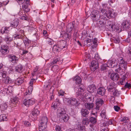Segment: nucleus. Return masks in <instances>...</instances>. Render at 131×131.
<instances>
[{"mask_svg": "<svg viewBox=\"0 0 131 131\" xmlns=\"http://www.w3.org/2000/svg\"><path fill=\"white\" fill-rule=\"evenodd\" d=\"M40 125L39 127L40 131L44 130L47 127L48 119L47 117H43L41 118L40 120Z\"/></svg>", "mask_w": 131, "mask_h": 131, "instance_id": "1", "label": "nucleus"}, {"mask_svg": "<svg viewBox=\"0 0 131 131\" xmlns=\"http://www.w3.org/2000/svg\"><path fill=\"white\" fill-rule=\"evenodd\" d=\"M60 120L64 122H67L69 119V117L68 115L66 114V112L64 109H61L59 113Z\"/></svg>", "mask_w": 131, "mask_h": 131, "instance_id": "2", "label": "nucleus"}, {"mask_svg": "<svg viewBox=\"0 0 131 131\" xmlns=\"http://www.w3.org/2000/svg\"><path fill=\"white\" fill-rule=\"evenodd\" d=\"M6 72L3 70L0 71V77H2L3 82L8 84L11 82L10 79L9 77H6Z\"/></svg>", "mask_w": 131, "mask_h": 131, "instance_id": "3", "label": "nucleus"}, {"mask_svg": "<svg viewBox=\"0 0 131 131\" xmlns=\"http://www.w3.org/2000/svg\"><path fill=\"white\" fill-rule=\"evenodd\" d=\"M77 29L75 22H73L68 24L67 26L66 30L67 32H71L73 29L75 30Z\"/></svg>", "mask_w": 131, "mask_h": 131, "instance_id": "4", "label": "nucleus"}, {"mask_svg": "<svg viewBox=\"0 0 131 131\" xmlns=\"http://www.w3.org/2000/svg\"><path fill=\"white\" fill-rule=\"evenodd\" d=\"M78 91L76 92V97H77L79 100L80 99H82L84 97V89L82 88L80 86L78 88Z\"/></svg>", "mask_w": 131, "mask_h": 131, "instance_id": "5", "label": "nucleus"}, {"mask_svg": "<svg viewBox=\"0 0 131 131\" xmlns=\"http://www.w3.org/2000/svg\"><path fill=\"white\" fill-rule=\"evenodd\" d=\"M99 13V11L97 10H94L91 13L90 16L94 18L93 20L97 21L100 19V17L101 18L102 15L100 16Z\"/></svg>", "mask_w": 131, "mask_h": 131, "instance_id": "6", "label": "nucleus"}, {"mask_svg": "<svg viewBox=\"0 0 131 131\" xmlns=\"http://www.w3.org/2000/svg\"><path fill=\"white\" fill-rule=\"evenodd\" d=\"M103 103V100L100 98L97 99L96 101V106L95 109L97 110H100Z\"/></svg>", "mask_w": 131, "mask_h": 131, "instance_id": "7", "label": "nucleus"}, {"mask_svg": "<svg viewBox=\"0 0 131 131\" xmlns=\"http://www.w3.org/2000/svg\"><path fill=\"white\" fill-rule=\"evenodd\" d=\"M99 67V63L97 61L93 60L91 63L90 69L93 71L96 70Z\"/></svg>", "mask_w": 131, "mask_h": 131, "instance_id": "8", "label": "nucleus"}, {"mask_svg": "<svg viewBox=\"0 0 131 131\" xmlns=\"http://www.w3.org/2000/svg\"><path fill=\"white\" fill-rule=\"evenodd\" d=\"M112 12L110 11L108 13H104L101 16V18L104 20H107L110 19L111 17H113L112 15Z\"/></svg>", "mask_w": 131, "mask_h": 131, "instance_id": "9", "label": "nucleus"}, {"mask_svg": "<svg viewBox=\"0 0 131 131\" xmlns=\"http://www.w3.org/2000/svg\"><path fill=\"white\" fill-rule=\"evenodd\" d=\"M68 103L69 105L72 106L78 104V102L77 99L74 98H70L68 100Z\"/></svg>", "mask_w": 131, "mask_h": 131, "instance_id": "10", "label": "nucleus"}, {"mask_svg": "<svg viewBox=\"0 0 131 131\" xmlns=\"http://www.w3.org/2000/svg\"><path fill=\"white\" fill-rule=\"evenodd\" d=\"M2 49L0 50V52L3 54H5L8 53L9 52V48L8 46L4 45L2 46Z\"/></svg>", "mask_w": 131, "mask_h": 131, "instance_id": "11", "label": "nucleus"}, {"mask_svg": "<svg viewBox=\"0 0 131 131\" xmlns=\"http://www.w3.org/2000/svg\"><path fill=\"white\" fill-rule=\"evenodd\" d=\"M130 24L127 21H124L122 24L121 30H125L127 31L129 29Z\"/></svg>", "mask_w": 131, "mask_h": 131, "instance_id": "12", "label": "nucleus"}, {"mask_svg": "<svg viewBox=\"0 0 131 131\" xmlns=\"http://www.w3.org/2000/svg\"><path fill=\"white\" fill-rule=\"evenodd\" d=\"M118 62L120 64L119 66H121L122 67L125 68L127 65V62L125 61L123 58L119 57L118 59Z\"/></svg>", "mask_w": 131, "mask_h": 131, "instance_id": "13", "label": "nucleus"}, {"mask_svg": "<svg viewBox=\"0 0 131 131\" xmlns=\"http://www.w3.org/2000/svg\"><path fill=\"white\" fill-rule=\"evenodd\" d=\"M23 102L24 104L27 107L32 105L34 103V101L31 99H25Z\"/></svg>", "mask_w": 131, "mask_h": 131, "instance_id": "14", "label": "nucleus"}, {"mask_svg": "<svg viewBox=\"0 0 131 131\" xmlns=\"http://www.w3.org/2000/svg\"><path fill=\"white\" fill-rule=\"evenodd\" d=\"M8 57L10 59V61L12 63L14 64H16L17 63L18 59L16 56L14 55H10Z\"/></svg>", "mask_w": 131, "mask_h": 131, "instance_id": "15", "label": "nucleus"}, {"mask_svg": "<svg viewBox=\"0 0 131 131\" xmlns=\"http://www.w3.org/2000/svg\"><path fill=\"white\" fill-rule=\"evenodd\" d=\"M67 44L66 41L64 40H61L59 41L58 43V45L61 50L66 47L67 46Z\"/></svg>", "mask_w": 131, "mask_h": 131, "instance_id": "16", "label": "nucleus"}, {"mask_svg": "<svg viewBox=\"0 0 131 131\" xmlns=\"http://www.w3.org/2000/svg\"><path fill=\"white\" fill-rule=\"evenodd\" d=\"M116 65L117 62L116 61H114L112 60L108 61L107 64V66L111 68L114 67Z\"/></svg>", "mask_w": 131, "mask_h": 131, "instance_id": "17", "label": "nucleus"}, {"mask_svg": "<svg viewBox=\"0 0 131 131\" xmlns=\"http://www.w3.org/2000/svg\"><path fill=\"white\" fill-rule=\"evenodd\" d=\"M126 75L125 74L123 75L122 77L120 79L119 81L118 82V85H124L125 83V80L127 78L126 76Z\"/></svg>", "mask_w": 131, "mask_h": 131, "instance_id": "18", "label": "nucleus"}, {"mask_svg": "<svg viewBox=\"0 0 131 131\" xmlns=\"http://www.w3.org/2000/svg\"><path fill=\"white\" fill-rule=\"evenodd\" d=\"M81 115L84 117H87L89 113V111L86 109L82 108L81 112Z\"/></svg>", "mask_w": 131, "mask_h": 131, "instance_id": "19", "label": "nucleus"}, {"mask_svg": "<svg viewBox=\"0 0 131 131\" xmlns=\"http://www.w3.org/2000/svg\"><path fill=\"white\" fill-rule=\"evenodd\" d=\"M19 20L18 19H15L10 24V27L16 28L18 25Z\"/></svg>", "mask_w": 131, "mask_h": 131, "instance_id": "20", "label": "nucleus"}, {"mask_svg": "<svg viewBox=\"0 0 131 131\" xmlns=\"http://www.w3.org/2000/svg\"><path fill=\"white\" fill-rule=\"evenodd\" d=\"M88 90L90 92H94L96 90V87L94 84L90 85L88 88Z\"/></svg>", "mask_w": 131, "mask_h": 131, "instance_id": "21", "label": "nucleus"}, {"mask_svg": "<svg viewBox=\"0 0 131 131\" xmlns=\"http://www.w3.org/2000/svg\"><path fill=\"white\" fill-rule=\"evenodd\" d=\"M119 78V75L118 74L116 73H112L111 76V79L114 81L118 80Z\"/></svg>", "mask_w": 131, "mask_h": 131, "instance_id": "22", "label": "nucleus"}, {"mask_svg": "<svg viewBox=\"0 0 131 131\" xmlns=\"http://www.w3.org/2000/svg\"><path fill=\"white\" fill-rule=\"evenodd\" d=\"M85 108L89 110H92L94 107L93 103H86L84 104Z\"/></svg>", "mask_w": 131, "mask_h": 131, "instance_id": "23", "label": "nucleus"}, {"mask_svg": "<svg viewBox=\"0 0 131 131\" xmlns=\"http://www.w3.org/2000/svg\"><path fill=\"white\" fill-rule=\"evenodd\" d=\"M105 90L103 87H100L97 90V92L98 94L102 96L103 95L105 94Z\"/></svg>", "mask_w": 131, "mask_h": 131, "instance_id": "24", "label": "nucleus"}, {"mask_svg": "<svg viewBox=\"0 0 131 131\" xmlns=\"http://www.w3.org/2000/svg\"><path fill=\"white\" fill-rule=\"evenodd\" d=\"M17 2L22 4V7L28 6L30 4V1H18Z\"/></svg>", "mask_w": 131, "mask_h": 131, "instance_id": "25", "label": "nucleus"}, {"mask_svg": "<svg viewBox=\"0 0 131 131\" xmlns=\"http://www.w3.org/2000/svg\"><path fill=\"white\" fill-rule=\"evenodd\" d=\"M100 9L101 12H102V11L103 10L105 11V13H108L110 11L111 9L109 7H108L107 4H105L103 5V8H100Z\"/></svg>", "mask_w": 131, "mask_h": 131, "instance_id": "26", "label": "nucleus"}, {"mask_svg": "<svg viewBox=\"0 0 131 131\" xmlns=\"http://www.w3.org/2000/svg\"><path fill=\"white\" fill-rule=\"evenodd\" d=\"M71 32L65 33L63 36L64 39L66 40H69L71 37Z\"/></svg>", "mask_w": 131, "mask_h": 131, "instance_id": "27", "label": "nucleus"}, {"mask_svg": "<svg viewBox=\"0 0 131 131\" xmlns=\"http://www.w3.org/2000/svg\"><path fill=\"white\" fill-rule=\"evenodd\" d=\"M15 70L16 72L21 73L23 71V68L21 64H19L16 67Z\"/></svg>", "mask_w": 131, "mask_h": 131, "instance_id": "28", "label": "nucleus"}, {"mask_svg": "<svg viewBox=\"0 0 131 131\" xmlns=\"http://www.w3.org/2000/svg\"><path fill=\"white\" fill-rule=\"evenodd\" d=\"M24 82L23 78H17L15 81V83L16 85H19L22 84Z\"/></svg>", "mask_w": 131, "mask_h": 131, "instance_id": "29", "label": "nucleus"}, {"mask_svg": "<svg viewBox=\"0 0 131 131\" xmlns=\"http://www.w3.org/2000/svg\"><path fill=\"white\" fill-rule=\"evenodd\" d=\"M73 80L74 81H75L76 83L77 84H80L82 81L81 78L78 75L75 77L73 79Z\"/></svg>", "mask_w": 131, "mask_h": 131, "instance_id": "30", "label": "nucleus"}, {"mask_svg": "<svg viewBox=\"0 0 131 131\" xmlns=\"http://www.w3.org/2000/svg\"><path fill=\"white\" fill-rule=\"evenodd\" d=\"M61 50L58 45H54L52 48L53 51L54 52H59Z\"/></svg>", "mask_w": 131, "mask_h": 131, "instance_id": "31", "label": "nucleus"}, {"mask_svg": "<svg viewBox=\"0 0 131 131\" xmlns=\"http://www.w3.org/2000/svg\"><path fill=\"white\" fill-rule=\"evenodd\" d=\"M39 114V111L37 108H35L34 110L32 112L31 114L34 117H36Z\"/></svg>", "mask_w": 131, "mask_h": 131, "instance_id": "32", "label": "nucleus"}, {"mask_svg": "<svg viewBox=\"0 0 131 131\" xmlns=\"http://www.w3.org/2000/svg\"><path fill=\"white\" fill-rule=\"evenodd\" d=\"M23 40L25 46H28L30 43V41L27 38H25L24 37V38L23 39Z\"/></svg>", "mask_w": 131, "mask_h": 131, "instance_id": "33", "label": "nucleus"}, {"mask_svg": "<svg viewBox=\"0 0 131 131\" xmlns=\"http://www.w3.org/2000/svg\"><path fill=\"white\" fill-rule=\"evenodd\" d=\"M7 116L5 114H3L0 115V121H7Z\"/></svg>", "mask_w": 131, "mask_h": 131, "instance_id": "34", "label": "nucleus"}, {"mask_svg": "<svg viewBox=\"0 0 131 131\" xmlns=\"http://www.w3.org/2000/svg\"><path fill=\"white\" fill-rule=\"evenodd\" d=\"M13 40V38L12 37L8 36L6 37L5 38V41L6 43L8 44H9L10 42L12 41Z\"/></svg>", "mask_w": 131, "mask_h": 131, "instance_id": "35", "label": "nucleus"}, {"mask_svg": "<svg viewBox=\"0 0 131 131\" xmlns=\"http://www.w3.org/2000/svg\"><path fill=\"white\" fill-rule=\"evenodd\" d=\"M114 86V85L112 84L110 85L107 87L108 89V91L110 92H113L115 89V88Z\"/></svg>", "mask_w": 131, "mask_h": 131, "instance_id": "36", "label": "nucleus"}, {"mask_svg": "<svg viewBox=\"0 0 131 131\" xmlns=\"http://www.w3.org/2000/svg\"><path fill=\"white\" fill-rule=\"evenodd\" d=\"M9 28L8 27H2L1 30V32L2 34H3L4 33H8L9 31L8 29Z\"/></svg>", "mask_w": 131, "mask_h": 131, "instance_id": "37", "label": "nucleus"}, {"mask_svg": "<svg viewBox=\"0 0 131 131\" xmlns=\"http://www.w3.org/2000/svg\"><path fill=\"white\" fill-rule=\"evenodd\" d=\"M89 122L92 124L95 125L97 122L96 118L93 117H91L89 118Z\"/></svg>", "mask_w": 131, "mask_h": 131, "instance_id": "38", "label": "nucleus"}, {"mask_svg": "<svg viewBox=\"0 0 131 131\" xmlns=\"http://www.w3.org/2000/svg\"><path fill=\"white\" fill-rule=\"evenodd\" d=\"M13 36L16 39H23L24 38V36L20 34H15Z\"/></svg>", "mask_w": 131, "mask_h": 131, "instance_id": "39", "label": "nucleus"}, {"mask_svg": "<svg viewBox=\"0 0 131 131\" xmlns=\"http://www.w3.org/2000/svg\"><path fill=\"white\" fill-rule=\"evenodd\" d=\"M97 25L99 28L102 27L104 26L105 24L104 21H100L97 23Z\"/></svg>", "mask_w": 131, "mask_h": 131, "instance_id": "40", "label": "nucleus"}, {"mask_svg": "<svg viewBox=\"0 0 131 131\" xmlns=\"http://www.w3.org/2000/svg\"><path fill=\"white\" fill-rule=\"evenodd\" d=\"M7 107V105L6 103L1 105L0 106V109L2 111H4L6 109Z\"/></svg>", "mask_w": 131, "mask_h": 131, "instance_id": "41", "label": "nucleus"}, {"mask_svg": "<svg viewBox=\"0 0 131 131\" xmlns=\"http://www.w3.org/2000/svg\"><path fill=\"white\" fill-rule=\"evenodd\" d=\"M11 102L15 105H16L17 103L18 102V98L15 97L11 100Z\"/></svg>", "mask_w": 131, "mask_h": 131, "instance_id": "42", "label": "nucleus"}, {"mask_svg": "<svg viewBox=\"0 0 131 131\" xmlns=\"http://www.w3.org/2000/svg\"><path fill=\"white\" fill-rule=\"evenodd\" d=\"M109 28L110 30L112 31H114L116 28V26L114 25L112 23L109 25Z\"/></svg>", "mask_w": 131, "mask_h": 131, "instance_id": "43", "label": "nucleus"}, {"mask_svg": "<svg viewBox=\"0 0 131 131\" xmlns=\"http://www.w3.org/2000/svg\"><path fill=\"white\" fill-rule=\"evenodd\" d=\"M86 99L87 103H93V102L94 101V98L93 97H90Z\"/></svg>", "mask_w": 131, "mask_h": 131, "instance_id": "44", "label": "nucleus"}, {"mask_svg": "<svg viewBox=\"0 0 131 131\" xmlns=\"http://www.w3.org/2000/svg\"><path fill=\"white\" fill-rule=\"evenodd\" d=\"M89 121L88 118H83L82 120V123L83 124L87 125L89 124Z\"/></svg>", "mask_w": 131, "mask_h": 131, "instance_id": "45", "label": "nucleus"}, {"mask_svg": "<svg viewBox=\"0 0 131 131\" xmlns=\"http://www.w3.org/2000/svg\"><path fill=\"white\" fill-rule=\"evenodd\" d=\"M120 120L121 121L123 122L124 123H126L128 122L129 120L127 117H124L123 118H120Z\"/></svg>", "mask_w": 131, "mask_h": 131, "instance_id": "46", "label": "nucleus"}, {"mask_svg": "<svg viewBox=\"0 0 131 131\" xmlns=\"http://www.w3.org/2000/svg\"><path fill=\"white\" fill-rule=\"evenodd\" d=\"M21 40H19L18 39H16L15 43L17 46H19L21 45Z\"/></svg>", "mask_w": 131, "mask_h": 131, "instance_id": "47", "label": "nucleus"}, {"mask_svg": "<svg viewBox=\"0 0 131 131\" xmlns=\"http://www.w3.org/2000/svg\"><path fill=\"white\" fill-rule=\"evenodd\" d=\"M47 43L50 45H51L53 43V40L49 38H47L46 39Z\"/></svg>", "mask_w": 131, "mask_h": 131, "instance_id": "48", "label": "nucleus"}, {"mask_svg": "<svg viewBox=\"0 0 131 131\" xmlns=\"http://www.w3.org/2000/svg\"><path fill=\"white\" fill-rule=\"evenodd\" d=\"M44 86L45 89L46 90H49V88H50V89H51V88L50 85L48 84L47 82L46 84L44 85Z\"/></svg>", "mask_w": 131, "mask_h": 131, "instance_id": "49", "label": "nucleus"}, {"mask_svg": "<svg viewBox=\"0 0 131 131\" xmlns=\"http://www.w3.org/2000/svg\"><path fill=\"white\" fill-rule=\"evenodd\" d=\"M60 59L59 58H57L53 60L51 63L50 64L51 65H53L55 63H57L60 60Z\"/></svg>", "mask_w": 131, "mask_h": 131, "instance_id": "50", "label": "nucleus"}, {"mask_svg": "<svg viewBox=\"0 0 131 131\" xmlns=\"http://www.w3.org/2000/svg\"><path fill=\"white\" fill-rule=\"evenodd\" d=\"M113 92V95L114 96H118L119 94V92L117 90L115 89Z\"/></svg>", "mask_w": 131, "mask_h": 131, "instance_id": "51", "label": "nucleus"}, {"mask_svg": "<svg viewBox=\"0 0 131 131\" xmlns=\"http://www.w3.org/2000/svg\"><path fill=\"white\" fill-rule=\"evenodd\" d=\"M22 8L23 10L26 13L29 12L30 10V9L28 8V7L27 6L22 7Z\"/></svg>", "mask_w": 131, "mask_h": 131, "instance_id": "52", "label": "nucleus"}, {"mask_svg": "<svg viewBox=\"0 0 131 131\" xmlns=\"http://www.w3.org/2000/svg\"><path fill=\"white\" fill-rule=\"evenodd\" d=\"M101 116V117L102 118L104 119L105 118L106 115L105 114V111L103 110L101 112V113L100 114Z\"/></svg>", "mask_w": 131, "mask_h": 131, "instance_id": "53", "label": "nucleus"}, {"mask_svg": "<svg viewBox=\"0 0 131 131\" xmlns=\"http://www.w3.org/2000/svg\"><path fill=\"white\" fill-rule=\"evenodd\" d=\"M20 19L23 20H27L28 19V17L25 14L24 16L20 17L19 18Z\"/></svg>", "mask_w": 131, "mask_h": 131, "instance_id": "54", "label": "nucleus"}, {"mask_svg": "<svg viewBox=\"0 0 131 131\" xmlns=\"http://www.w3.org/2000/svg\"><path fill=\"white\" fill-rule=\"evenodd\" d=\"M124 87L125 88L130 89L131 87V84L130 83H128L127 82H126L125 85Z\"/></svg>", "mask_w": 131, "mask_h": 131, "instance_id": "55", "label": "nucleus"}, {"mask_svg": "<svg viewBox=\"0 0 131 131\" xmlns=\"http://www.w3.org/2000/svg\"><path fill=\"white\" fill-rule=\"evenodd\" d=\"M113 40H114V42L116 43H118L120 42V40L118 37L114 38Z\"/></svg>", "mask_w": 131, "mask_h": 131, "instance_id": "56", "label": "nucleus"}, {"mask_svg": "<svg viewBox=\"0 0 131 131\" xmlns=\"http://www.w3.org/2000/svg\"><path fill=\"white\" fill-rule=\"evenodd\" d=\"M91 41V39H88L86 40V42L87 46H88L89 47L90 45H91V44L90 43V42Z\"/></svg>", "mask_w": 131, "mask_h": 131, "instance_id": "57", "label": "nucleus"}, {"mask_svg": "<svg viewBox=\"0 0 131 131\" xmlns=\"http://www.w3.org/2000/svg\"><path fill=\"white\" fill-rule=\"evenodd\" d=\"M53 90H52V91H51V90H50V95L51 96L50 98L51 100H52L53 99L54 97V96L53 95Z\"/></svg>", "mask_w": 131, "mask_h": 131, "instance_id": "58", "label": "nucleus"}, {"mask_svg": "<svg viewBox=\"0 0 131 131\" xmlns=\"http://www.w3.org/2000/svg\"><path fill=\"white\" fill-rule=\"evenodd\" d=\"M114 110L116 112H118L120 109V108L118 106H114Z\"/></svg>", "mask_w": 131, "mask_h": 131, "instance_id": "59", "label": "nucleus"}, {"mask_svg": "<svg viewBox=\"0 0 131 131\" xmlns=\"http://www.w3.org/2000/svg\"><path fill=\"white\" fill-rule=\"evenodd\" d=\"M24 124L26 126H29L31 125L30 123L28 121H26L24 122Z\"/></svg>", "mask_w": 131, "mask_h": 131, "instance_id": "60", "label": "nucleus"}, {"mask_svg": "<svg viewBox=\"0 0 131 131\" xmlns=\"http://www.w3.org/2000/svg\"><path fill=\"white\" fill-rule=\"evenodd\" d=\"M75 2V1H69V2H68V4L69 6L72 5Z\"/></svg>", "mask_w": 131, "mask_h": 131, "instance_id": "61", "label": "nucleus"}, {"mask_svg": "<svg viewBox=\"0 0 131 131\" xmlns=\"http://www.w3.org/2000/svg\"><path fill=\"white\" fill-rule=\"evenodd\" d=\"M101 69L102 71H104L107 68V67L106 65H103L101 66Z\"/></svg>", "mask_w": 131, "mask_h": 131, "instance_id": "62", "label": "nucleus"}, {"mask_svg": "<svg viewBox=\"0 0 131 131\" xmlns=\"http://www.w3.org/2000/svg\"><path fill=\"white\" fill-rule=\"evenodd\" d=\"M56 131H62L60 127L58 125L56 126Z\"/></svg>", "mask_w": 131, "mask_h": 131, "instance_id": "63", "label": "nucleus"}, {"mask_svg": "<svg viewBox=\"0 0 131 131\" xmlns=\"http://www.w3.org/2000/svg\"><path fill=\"white\" fill-rule=\"evenodd\" d=\"M33 87L31 85H30L28 88V90L30 92H32L33 90Z\"/></svg>", "mask_w": 131, "mask_h": 131, "instance_id": "64", "label": "nucleus"}]
</instances>
